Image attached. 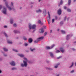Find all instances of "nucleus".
Segmentation results:
<instances>
[{
	"label": "nucleus",
	"instance_id": "7",
	"mask_svg": "<svg viewBox=\"0 0 76 76\" xmlns=\"http://www.w3.org/2000/svg\"><path fill=\"white\" fill-rule=\"evenodd\" d=\"M38 23L39 24H40V25H43V23L42 22V21L40 20H39Z\"/></svg>",
	"mask_w": 76,
	"mask_h": 76
},
{
	"label": "nucleus",
	"instance_id": "50",
	"mask_svg": "<svg viewBox=\"0 0 76 76\" xmlns=\"http://www.w3.org/2000/svg\"><path fill=\"white\" fill-rule=\"evenodd\" d=\"M48 69H49V70H52V69H51V68H48Z\"/></svg>",
	"mask_w": 76,
	"mask_h": 76
},
{
	"label": "nucleus",
	"instance_id": "54",
	"mask_svg": "<svg viewBox=\"0 0 76 76\" xmlns=\"http://www.w3.org/2000/svg\"><path fill=\"white\" fill-rule=\"evenodd\" d=\"M75 66H76V62H75Z\"/></svg>",
	"mask_w": 76,
	"mask_h": 76
},
{
	"label": "nucleus",
	"instance_id": "38",
	"mask_svg": "<svg viewBox=\"0 0 76 76\" xmlns=\"http://www.w3.org/2000/svg\"><path fill=\"white\" fill-rule=\"evenodd\" d=\"M61 57H62V56H59L57 58V59H59V58H61Z\"/></svg>",
	"mask_w": 76,
	"mask_h": 76
},
{
	"label": "nucleus",
	"instance_id": "47",
	"mask_svg": "<svg viewBox=\"0 0 76 76\" xmlns=\"http://www.w3.org/2000/svg\"><path fill=\"white\" fill-rule=\"evenodd\" d=\"M64 9H67V7H64Z\"/></svg>",
	"mask_w": 76,
	"mask_h": 76
},
{
	"label": "nucleus",
	"instance_id": "24",
	"mask_svg": "<svg viewBox=\"0 0 76 76\" xmlns=\"http://www.w3.org/2000/svg\"><path fill=\"white\" fill-rule=\"evenodd\" d=\"M3 50L4 51H8V50L6 48H4L3 49Z\"/></svg>",
	"mask_w": 76,
	"mask_h": 76
},
{
	"label": "nucleus",
	"instance_id": "43",
	"mask_svg": "<svg viewBox=\"0 0 76 76\" xmlns=\"http://www.w3.org/2000/svg\"><path fill=\"white\" fill-rule=\"evenodd\" d=\"M4 28H6L7 27L6 26H4Z\"/></svg>",
	"mask_w": 76,
	"mask_h": 76
},
{
	"label": "nucleus",
	"instance_id": "52",
	"mask_svg": "<svg viewBox=\"0 0 76 76\" xmlns=\"http://www.w3.org/2000/svg\"><path fill=\"white\" fill-rule=\"evenodd\" d=\"M72 50H73V51H75V49H72Z\"/></svg>",
	"mask_w": 76,
	"mask_h": 76
},
{
	"label": "nucleus",
	"instance_id": "12",
	"mask_svg": "<svg viewBox=\"0 0 76 76\" xmlns=\"http://www.w3.org/2000/svg\"><path fill=\"white\" fill-rule=\"evenodd\" d=\"M43 13L45 16L47 15V12H46V10H45L43 11Z\"/></svg>",
	"mask_w": 76,
	"mask_h": 76
},
{
	"label": "nucleus",
	"instance_id": "30",
	"mask_svg": "<svg viewBox=\"0 0 76 76\" xmlns=\"http://www.w3.org/2000/svg\"><path fill=\"white\" fill-rule=\"evenodd\" d=\"M67 10L68 12H71V10L70 9H67Z\"/></svg>",
	"mask_w": 76,
	"mask_h": 76
},
{
	"label": "nucleus",
	"instance_id": "8",
	"mask_svg": "<svg viewBox=\"0 0 76 76\" xmlns=\"http://www.w3.org/2000/svg\"><path fill=\"white\" fill-rule=\"evenodd\" d=\"M57 12L58 14L59 15H60L61 14V9H59Z\"/></svg>",
	"mask_w": 76,
	"mask_h": 76
},
{
	"label": "nucleus",
	"instance_id": "57",
	"mask_svg": "<svg viewBox=\"0 0 76 76\" xmlns=\"http://www.w3.org/2000/svg\"><path fill=\"white\" fill-rule=\"evenodd\" d=\"M57 31H59V29H58Z\"/></svg>",
	"mask_w": 76,
	"mask_h": 76
},
{
	"label": "nucleus",
	"instance_id": "14",
	"mask_svg": "<svg viewBox=\"0 0 76 76\" xmlns=\"http://www.w3.org/2000/svg\"><path fill=\"white\" fill-rule=\"evenodd\" d=\"M36 12L37 13H39V12H42V11H41V10L39 9L38 10H36Z\"/></svg>",
	"mask_w": 76,
	"mask_h": 76
},
{
	"label": "nucleus",
	"instance_id": "27",
	"mask_svg": "<svg viewBox=\"0 0 76 76\" xmlns=\"http://www.w3.org/2000/svg\"><path fill=\"white\" fill-rule=\"evenodd\" d=\"M23 39L24 40H25L26 41V40H27V39L25 37H23Z\"/></svg>",
	"mask_w": 76,
	"mask_h": 76
},
{
	"label": "nucleus",
	"instance_id": "15",
	"mask_svg": "<svg viewBox=\"0 0 76 76\" xmlns=\"http://www.w3.org/2000/svg\"><path fill=\"white\" fill-rule=\"evenodd\" d=\"M41 30V31L40 32V33H43L44 32V28H42L40 29Z\"/></svg>",
	"mask_w": 76,
	"mask_h": 76
},
{
	"label": "nucleus",
	"instance_id": "59",
	"mask_svg": "<svg viewBox=\"0 0 76 76\" xmlns=\"http://www.w3.org/2000/svg\"><path fill=\"white\" fill-rule=\"evenodd\" d=\"M76 1V0H74V1Z\"/></svg>",
	"mask_w": 76,
	"mask_h": 76
},
{
	"label": "nucleus",
	"instance_id": "64",
	"mask_svg": "<svg viewBox=\"0 0 76 76\" xmlns=\"http://www.w3.org/2000/svg\"><path fill=\"white\" fill-rule=\"evenodd\" d=\"M30 76H34L33 75H31Z\"/></svg>",
	"mask_w": 76,
	"mask_h": 76
},
{
	"label": "nucleus",
	"instance_id": "18",
	"mask_svg": "<svg viewBox=\"0 0 76 76\" xmlns=\"http://www.w3.org/2000/svg\"><path fill=\"white\" fill-rule=\"evenodd\" d=\"M43 38L44 37H42L38 38L37 39H43Z\"/></svg>",
	"mask_w": 76,
	"mask_h": 76
},
{
	"label": "nucleus",
	"instance_id": "21",
	"mask_svg": "<svg viewBox=\"0 0 76 76\" xmlns=\"http://www.w3.org/2000/svg\"><path fill=\"white\" fill-rule=\"evenodd\" d=\"M71 3V0H68V5H70V4Z\"/></svg>",
	"mask_w": 76,
	"mask_h": 76
},
{
	"label": "nucleus",
	"instance_id": "3",
	"mask_svg": "<svg viewBox=\"0 0 76 76\" xmlns=\"http://www.w3.org/2000/svg\"><path fill=\"white\" fill-rule=\"evenodd\" d=\"M5 5L7 7H8V9L9 10H12V9H13V10H14V8H11V7H9V5H8V4L7 3V2H5Z\"/></svg>",
	"mask_w": 76,
	"mask_h": 76
},
{
	"label": "nucleus",
	"instance_id": "51",
	"mask_svg": "<svg viewBox=\"0 0 76 76\" xmlns=\"http://www.w3.org/2000/svg\"><path fill=\"white\" fill-rule=\"evenodd\" d=\"M4 56H5V57L7 56V54H4Z\"/></svg>",
	"mask_w": 76,
	"mask_h": 76
},
{
	"label": "nucleus",
	"instance_id": "41",
	"mask_svg": "<svg viewBox=\"0 0 76 76\" xmlns=\"http://www.w3.org/2000/svg\"><path fill=\"white\" fill-rule=\"evenodd\" d=\"M52 23H53L54 22V19H52Z\"/></svg>",
	"mask_w": 76,
	"mask_h": 76
},
{
	"label": "nucleus",
	"instance_id": "9",
	"mask_svg": "<svg viewBox=\"0 0 76 76\" xmlns=\"http://www.w3.org/2000/svg\"><path fill=\"white\" fill-rule=\"evenodd\" d=\"M10 64L11 65V66H15V63L13 61H12L10 63Z\"/></svg>",
	"mask_w": 76,
	"mask_h": 76
},
{
	"label": "nucleus",
	"instance_id": "53",
	"mask_svg": "<svg viewBox=\"0 0 76 76\" xmlns=\"http://www.w3.org/2000/svg\"><path fill=\"white\" fill-rule=\"evenodd\" d=\"M1 73V71L0 70V73Z\"/></svg>",
	"mask_w": 76,
	"mask_h": 76
},
{
	"label": "nucleus",
	"instance_id": "34",
	"mask_svg": "<svg viewBox=\"0 0 76 76\" xmlns=\"http://www.w3.org/2000/svg\"><path fill=\"white\" fill-rule=\"evenodd\" d=\"M12 50L13 51H15V52H18V50H16L15 49H13Z\"/></svg>",
	"mask_w": 76,
	"mask_h": 76
},
{
	"label": "nucleus",
	"instance_id": "61",
	"mask_svg": "<svg viewBox=\"0 0 76 76\" xmlns=\"http://www.w3.org/2000/svg\"><path fill=\"white\" fill-rule=\"evenodd\" d=\"M69 18H67V20H69Z\"/></svg>",
	"mask_w": 76,
	"mask_h": 76
},
{
	"label": "nucleus",
	"instance_id": "48",
	"mask_svg": "<svg viewBox=\"0 0 76 76\" xmlns=\"http://www.w3.org/2000/svg\"><path fill=\"white\" fill-rule=\"evenodd\" d=\"M55 19H56V20H57V17L56 16L55 17Z\"/></svg>",
	"mask_w": 76,
	"mask_h": 76
},
{
	"label": "nucleus",
	"instance_id": "23",
	"mask_svg": "<svg viewBox=\"0 0 76 76\" xmlns=\"http://www.w3.org/2000/svg\"><path fill=\"white\" fill-rule=\"evenodd\" d=\"M10 23L11 24H12V23H13V20H10Z\"/></svg>",
	"mask_w": 76,
	"mask_h": 76
},
{
	"label": "nucleus",
	"instance_id": "32",
	"mask_svg": "<svg viewBox=\"0 0 76 76\" xmlns=\"http://www.w3.org/2000/svg\"><path fill=\"white\" fill-rule=\"evenodd\" d=\"M30 50H31V51H33L34 50H35V48H34L33 49H31V48H30Z\"/></svg>",
	"mask_w": 76,
	"mask_h": 76
},
{
	"label": "nucleus",
	"instance_id": "31",
	"mask_svg": "<svg viewBox=\"0 0 76 76\" xmlns=\"http://www.w3.org/2000/svg\"><path fill=\"white\" fill-rule=\"evenodd\" d=\"M4 35H5V36L6 37H7V34H6V33H4Z\"/></svg>",
	"mask_w": 76,
	"mask_h": 76
},
{
	"label": "nucleus",
	"instance_id": "6",
	"mask_svg": "<svg viewBox=\"0 0 76 76\" xmlns=\"http://www.w3.org/2000/svg\"><path fill=\"white\" fill-rule=\"evenodd\" d=\"M2 13L4 15H6V12H7V10L6 8L4 7L3 8V10L2 11Z\"/></svg>",
	"mask_w": 76,
	"mask_h": 76
},
{
	"label": "nucleus",
	"instance_id": "13",
	"mask_svg": "<svg viewBox=\"0 0 76 76\" xmlns=\"http://www.w3.org/2000/svg\"><path fill=\"white\" fill-rule=\"evenodd\" d=\"M61 4H63V1L62 0H61L60 1V4H59L58 6H60V5H61Z\"/></svg>",
	"mask_w": 76,
	"mask_h": 76
},
{
	"label": "nucleus",
	"instance_id": "1",
	"mask_svg": "<svg viewBox=\"0 0 76 76\" xmlns=\"http://www.w3.org/2000/svg\"><path fill=\"white\" fill-rule=\"evenodd\" d=\"M29 29H35L36 28V25H33V26H31V24H29Z\"/></svg>",
	"mask_w": 76,
	"mask_h": 76
},
{
	"label": "nucleus",
	"instance_id": "22",
	"mask_svg": "<svg viewBox=\"0 0 76 76\" xmlns=\"http://www.w3.org/2000/svg\"><path fill=\"white\" fill-rule=\"evenodd\" d=\"M58 65H60V63H58L57 64V65L55 66H54L55 68V69H56V68H57V67H58Z\"/></svg>",
	"mask_w": 76,
	"mask_h": 76
},
{
	"label": "nucleus",
	"instance_id": "63",
	"mask_svg": "<svg viewBox=\"0 0 76 76\" xmlns=\"http://www.w3.org/2000/svg\"><path fill=\"white\" fill-rule=\"evenodd\" d=\"M22 9V8H20V9Z\"/></svg>",
	"mask_w": 76,
	"mask_h": 76
},
{
	"label": "nucleus",
	"instance_id": "40",
	"mask_svg": "<svg viewBox=\"0 0 76 76\" xmlns=\"http://www.w3.org/2000/svg\"><path fill=\"white\" fill-rule=\"evenodd\" d=\"M38 42V41L37 40H35L34 41V42L37 43V42Z\"/></svg>",
	"mask_w": 76,
	"mask_h": 76
},
{
	"label": "nucleus",
	"instance_id": "20",
	"mask_svg": "<svg viewBox=\"0 0 76 76\" xmlns=\"http://www.w3.org/2000/svg\"><path fill=\"white\" fill-rule=\"evenodd\" d=\"M7 42L8 44H12V42L8 40Z\"/></svg>",
	"mask_w": 76,
	"mask_h": 76
},
{
	"label": "nucleus",
	"instance_id": "17",
	"mask_svg": "<svg viewBox=\"0 0 76 76\" xmlns=\"http://www.w3.org/2000/svg\"><path fill=\"white\" fill-rule=\"evenodd\" d=\"M14 33L15 34H17L18 33H20V32L19 31H17L16 30H14Z\"/></svg>",
	"mask_w": 76,
	"mask_h": 76
},
{
	"label": "nucleus",
	"instance_id": "26",
	"mask_svg": "<svg viewBox=\"0 0 76 76\" xmlns=\"http://www.w3.org/2000/svg\"><path fill=\"white\" fill-rule=\"evenodd\" d=\"M24 60H25L26 61H28V60H27V58H24Z\"/></svg>",
	"mask_w": 76,
	"mask_h": 76
},
{
	"label": "nucleus",
	"instance_id": "56",
	"mask_svg": "<svg viewBox=\"0 0 76 76\" xmlns=\"http://www.w3.org/2000/svg\"><path fill=\"white\" fill-rule=\"evenodd\" d=\"M52 32V30H50V33H51Z\"/></svg>",
	"mask_w": 76,
	"mask_h": 76
},
{
	"label": "nucleus",
	"instance_id": "10",
	"mask_svg": "<svg viewBox=\"0 0 76 76\" xmlns=\"http://www.w3.org/2000/svg\"><path fill=\"white\" fill-rule=\"evenodd\" d=\"M32 39L31 38H29L28 39V42L29 43H31V42H32Z\"/></svg>",
	"mask_w": 76,
	"mask_h": 76
},
{
	"label": "nucleus",
	"instance_id": "16",
	"mask_svg": "<svg viewBox=\"0 0 76 76\" xmlns=\"http://www.w3.org/2000/svg\"><path fill=\"white\" fill-rule=\"evenodd\" d=\"M49 53L51 57H54V55H53V53L51 52H50Z\"/></svg>",
	"mask_w": 76,
	"mask_h": 76
},
{
	"label": "nucleus",
	"instance_id": "42",
	"mask_svg": "<svg viewBox=\"0 0 76 76\" xmlns=\"http://www.w3.org/2000/svg\"><path fill=\"white\" fill-rule=\"evenodd\" d=\"M13 3L12 2H11V6H13Z\"/></svg>",
	"mask_w": 76,
	"mask_h": 76
},
{
	"label": "nucleus",
	"instance_id": "29",
	"mask_svg": "<svg viewBox=\"0 0 76 76\" xmlns=\"http://www.w3.org/2000/svg\"><path fill=\"white\" fill-rule=\"evenodd\" d=\"M73 66V62L72 63V65L69 67V68H71V67H72Z\"/></svg>",
	"mask_w": 76,
	"mask_h": 76
},
{
	"label": "nucleus",
	"instance_id": "4",
	"mask_svg": "<svg viewBox=\"0 0 76 76\" xmlns=\"http://www.w3.org/2000/svg\"><path fill=\"white\" fill-rule=\"evenodd\" d=\"M48 18H47V19L49 24H50V19H51V18L50 17V12H49V11L48 12Z\"/></svg>",
	"mask_w": 76,
	"mask_h": 76
},
{
	"label": "nucleus",
	"instance_id": "11",
	"mask_svg": "<svg viewBox=\"0 0 76 76\" xmlns=\"http://www.w3.org/2000/svg\"><path fill=\"white\" fill-rule=\"evenodd\" d=\"M60 50L62 53H64V50L62 48H60Z\"/></svg>",
	"mask_w": 76,
	"mask_h": 76
},
{
	"label": "nucleus",
	"instance_id": "49",
	"mask_svg": "<svg viewBox=\"0 0 76 76\" xmlns=\"http://www.w3.org/2000/svg\"><path fill=\"white\" fill-rule=\"evenodd\" d=\"M66 19V17H65V18H64V20H65Z\"/></svg>",
	"mask_w": 76,
	"mask_h": 76
},
{
	"label": "nucleus",
	"instance_id": "60",
	"mask_svg": "<svg viewBox=\"0 0 76 76\" xmlns=\"http://www.w3.org/2000/svg\"><path fill=\"white\" fill-rule=\"evenodd\" d=\"M6 0H4V1H6Z\"/></svg>",
	"mask_w": 76,
	"mask_h": 76
},
{
	"label": "nucleus",
	"instance_id": "55",
	"mask_svg": "<svg viewBox=\"0 0 76 76\" xmlns=\"http://www.w3.org/2000/svg\"><path fill=\"white\" fill-rule=\"evenodd\" d=\"M41 1V0H39V2H40Z\"/></svg>",
	"mask_w": 76,
	"mask_h": 76
},
{
	"label": "nucleus",
	"instance_id": "33",
	"mask_svg": "<svg viewBox=\"0 0 76 76\" xmlns=\"http://www.w3.org/2000/svg\"><path fill=\"white\" fill-rule=\"evenodd\" d=\"M16 68H12V70H16Z\"/></svg>",
	"mask_w": 76,
	"mask_h": 76
},
{
	"label": "nucleus",
	"instance_id": "5",
	"mask_svg": "<svg viewBox=\"0 0 76 76\" xmlns=\"http://www.w3.org/2000/svg\"><path fill=\"white\" fill-rule=\"evenodd\" d=\"M54 46H55V45H53L52 46H51V48H50V47L47 46L46 47V49H47V50H49L50 49H51V48H53V47H54Z\"/></svg>",
	"mask_w": 76,
	"mask_h": 76
},
{
	"label": "nucleus",
	"instance_id": "35",
	"mask_svg": "<svg viewBox=\"0 0 76 76\" xmlns=\"http://www.w3.org/2000/svg\"><path fill=\"white\" fill-rule=\"evenodd\" d=\"M63 24V22L62 21L60 22V25H62V24Z\"/></svg>",
	"mask_w": 76,
	"mask_h": 76
},
{
	"label": "nucleus",
	"instance_id": "2",
	"mask_svg": "<svg viewBox=\"0 0 76 76\" xmlns=\"http://www.w3.org/2000/svg\"><path fill=\"white\" fill-rule=\"evenodd\" d=\"M23 63H24V64H21V66L22 67H24V66H25V67H26V66H27V65H28L26 62V61H23Z\"/></svg>",
	"mask_w": 76,
	"mask_h": 76
},
{
	"label": "nucleus",
	"instance_id": "28",
	"mask_svg": "<svg viewBox=\"0 0 76 76\" xmlns=\"http://www.w3.org/2000/svg\"><path fill=\"white\" fill-rule=\"evenodd\" d=\"M70 37V35H69L67 36H66V39H68V38Z\"/></svg>",
	"mask_w": 76,
	"mask_h": 76
},
{
	"label": "nucleus",
	"instance_id": "36",
	"mask_svg": "<svg viewBox=\"0 0 76 76\" xmlns=\"http://www.w3.org/2000/svg\"><path fill=\"white\" fill-rule=\"evenodd\" d=\"M13 26H14L15 27H16V24H14L13 25Z\"/></svg>",
	"mask_w": 76,
	"mask_h": 76
},
{
	"label": "nucleus",
	"instance_id": "44",
	"mask_svg": "<svg viewBox=\"0 0 76 76\" xmlns=\"http://www.w3.org/2000/svg\"><path fill=\"white\" fill-rule=\"evenodd\" d=\"M47 32H45L44 33L45 36V35H47Z\"/></svg>",
	"mask_w": 76,
	"mask_h": 76
},
{
	"label": "nucleus",
	"instance_id": "58",
	"mask_svg": "<svg viewBox=\"0 0 76 76\" xmlns=\"http://www.w3.org/2000/svg\"><path fill=\"white\" fill-rule=\"evenodd\" d=\"M46 62H47V63H49V61H47Z\"/></svg>",
	"mask_w": 76,
	"mask_h": 76
},
{
	"label": "nucleus",
	"instance_id": "46",
	"mask_svg": "<svg viewBox=\"0 0 76 76\" xmlns=\"http://www.w3.org/2000/svg\"><path fill=\"white\" fill-rule=\"evenodd\" d=\"M73 72H74V70H73L70 72L71 73H73Z\"/></svg>",
	"mask_w": 76,
	"mask_h": 76
},
{
	"label": "nucleus",
	"instance_id": "19",
	"mask_svg": "<svg viewBox=\"0 0 76 76\" xmlns=\"http://www.w3.org/2000/svg\"><path fill=\"white\" fill-rule=\"evenodd\" d=\"M18 55L19 56H20V57H24V55L22 54H18Z\"/></svg>",
	"mask_w": 76,
	"mask_h": 76
},
{
	"label": "nucleus",
	"instance_id": "39",
	"mask_svg": "<svg viewBox=\"0 0 76 76\" xmlns=\"http://www.w3.org/2000/svg\"><path fill=\"white\" fill-rule=\"evenodd\" d=\"M56 53H60V51L59 50H57L56 51Z\"/></svg>",
	"mask_w": 76,
	"mask_h": 76
},
{
	"label": "nucleus",
	"instance_id": "37",
	"mask_svg": "<svg viewBox=\"0 0 76 76\" xmlns=\"http://www.w3.org/2000/svg\"><path fill=\"white\" fill-rule=\"evenodd\" d=\"M24 44H25V46H27V45H28V44L27 43H25Z\"/></svg>",
	"mask_w": 76,
	"mask_h": 76
},
{
	"label": "nucleus",
	"instance_id": "62",
	"mask_svg": "<svg viewBox=\"0 0 76 76\" xmlns=\"http://www.w3.org/2000/svg\"><path fill=\"white\" fill-rule=\"evenodd\" d=\"M1 60V58H0V60Z\"/></svg>",
	"mask_w": 76,
	"mask_h": 76
},
{
	"label": "nucleus",
	"instance_id": "45",
	"mask_svg": "<svg viewBox=\"0 0 76 76\" xmlns=\"http://www.w3.org/2000/svg\"><path fill=\"white\" fill-rule=\"evenodd\" d=\"M2 8V6L0 5V10Z\"/></svg>",
	"mask_w": 76,
	"mask_h": 76
},
{
	"label": "nucleus",
	"instance_id": "25",
	"mask_svg": "<svg viewBox=\"0 0 76 76\" xmlns=\"http://www.w3.org/2000/svg\"><path fill=\"white\" fill-rule=\"evenodd\" d=\"M61 32L62 34H66V32H65V31L63 30H61Z\"/></svg>",
	"mask_w": 76,
	"mask_h": 76
}]
</instances>
